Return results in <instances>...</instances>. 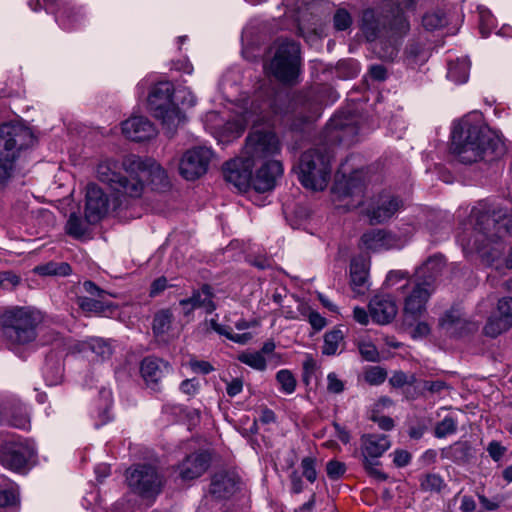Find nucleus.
I'll use <instances>...</instances> for the list:
<instances>
[{
  "label": "nucleus",
  "mask_w": 512,
  "mask_h": 512,
  "mask_svg": "<svg viewBox=\"0 0 512 512\" xmlns=\"http://www.w3.org/2000/svg\"><path fill=\"white\" fill-rule=\"evenodd\" d=\"M283 173L282 163L278 160L265 161L252 177V187L257 192H267L275 187L276 180Z\"/></svg>",
  "instance_id": "20"
},
{
  "label": "nucleus",
  "mask_w": 512,
  "mask_h": 512,
  "mask_svg": "<svg viewBox=\"0 0 512 512\" xmlns=\"http://www.w3.org/2000/svg\"><path fill=\"white\" fill-rule=\"evenodd\" d=\"M469 71V59L461 58L458 59L456 62L449 63L447 77L455 83H465L468 80Z\"/></svg>",
  "instance_id": "33"
},
{
  "label": "nucleus",
  "mask_w": 512,
  "mask_h": 512,
  "mask_svg": "<svg viewBox=\"0 0 512 512\" xmlns=\"http://www.w3.org/2000/svg\"><path fill=\"white\" fill-rule=\"evenodd\" d=\"M360 241L361 248L373 252L395 248L399 243L396 235L383 229H372L364 233Z\"/></svg>",
  "instance_id": "24"
},
{
  "label": "nucleus",
  "mask_w": 512,
  "mask_h": 512,
  "mask_svg": "<svg viewBox=\"0 0 512 512\" xmlns=\"http://www.w3.org/2000/svg\"><path fill=\"white\" fill-rule=\"evenodd\" d=\"M89 349L102 359L108 358L112 353V348L109 342L102 338H90L87 341Z\"/></svg>",
  "instance_id": "44"
},
{
  "label": "nucleus",
  "mask_w": 512,
  "mask_h": 512,
  "mask_svg": "<svg viewBox=\"0 0 512 512\" xmlns=\"http://www.w3.org/2000/svg\"><path fill=\"white\" fill-rule=\"evenodd\" d=\"M238 360L259 371H264L267 366L265 357L262 355V352L258 351L242 353L238 356Z\"/></svg>",
  "instance_id": "41"
},
{
  "label": "nucleus",
  "mask_w": 512,
  "mask_h": 512,
  "mask_svg": "<svg viewBox=\"0 0 512 512\" xmlns=\"http://www.w3.org/2000/svg\"><path fill=\"white\" fill-rule=\"evenodd\" d=\"M451 149L459 160L471 164L502 152L503 143L496 132L483 125L480 117H465L452 130Z\"/></svg>",
  "instance_id": "3"
},
{
  "label": "nucleus",
  "mask_w": 512,
  "mask_h": 512,
  "mask_svg": "<svg viewBox=\"0 0 512 512\" xmlns=\"http://www.w3.org/2000/svg\"><path fill=\"white\" fill-rule=\"evenodd\" d=\"M29 424V416L22 403L17 401L0 403V425L26 429L29 427Z\"/></svg>",
  "instance_id": "23"
},
{
  "label": "nucleus",
  "mask_w": 512,
  "mask_h": 512,
  "mask_svg": "<svg viewBox=\"0 0 512 512\" xmlns=\"http://www.w3.org/2000/svg\"><path fill=\"white\" fill-rule=\"evenodd\" d=\"M239 478L233 472L216 473L211 480L209 492L217 499H227L238 489Z\"/></svg>",
  "instance_id": "26"
},
{
  "label": "nucleus",
  "mask_w": 512,
  "mask_h": 512,
  "mask_svg": "<svg viewBox=\"0 0 512 512\" xmlns=\"http://www.w3.org/2000/svg\"><path fill=\"white\" fill-rule=\"evenodd\" d=\"M251 116L252 115L250 112H246L242 119H237L232 122L231 121L227 122L226 127H225L226 131L231 133L234 137H239L243 133V131L246 128V125L249 122L257 121V120H252Z\"/></svg>",
  "instance_id": "49"
},
{
  "label": "nucleus",
  "mask_w": 512,
  "mask_h": 512,
  "mask_svg": "<svg viewBox=\"0 0 512 512\" xmlns=\"http://www.w3.org/2000/svg\"><path fill=\"white\" fill-rule=\"evenodd\" d=\"M316 461L312 457H305L301 461V468L303 476L311 483L317 479Z\"/></svg>",
  "instance_id": "55"
},
{
  "label": "nucleus",
  "mask_w": 512,
  "mask_h": 512,
  "mask_svg": "<svg viewBox=\"0 0 512 512\" xmlns=\"http://www.w3.org/2000/svg\"><path fill=\"white\" fill-rule=\"evenodd\" d=\"M284 115L287 117V124L297 129L299 125L294 123V118H300L301 122L313 121L319 116V107L310 102L308 96L299 97L289 105V109L285 111Z\"/></svg>",
  "instance_id": "25"
},
{
  "label": "nucleus",
  "mask_w": 512,
  "mask_h": 512,
  "mask_svg": "<svg viewBox=\"0 0 512 512\" xmlns=\"http://www.w3.org/2000/svg\"><path fill=\"white\" fill-rule=\"evenodd\" d=\"M345 471V464L337 460H331L326 465L327 475L332 480H337L341 478L344 475Z\"/></svg>",
  "instance_id": "56"
},
{
  "label": "nucleus",
  "mask_w": 512,
  "mask_h": 512,
  "mask_svg": "<svg viewBox=\"0 0 512 512\" xmlns=\"http://www.w3.org/2000/svg\"><path fill=\"white\" fill-rule=\"evenodd\" d=\"M189 367L193 372L203 375H207L214 371V367L208 361L204 360L191 359L189 361Z\"/></svg>",
  "instance_id": "59"
},
{
  "label": "nucleus",
  "mask_w": 512,
  "mask_h": 512,
  "mask_svg": "<svg viewBox=\"0 0 512 512\" xmlns=\"http://www.w3.org/2000/svg\"><path fill=\"white\" fill-rule=\"evenodd\" d=\"M17 502L18 493L14 487H0V507L14 506Z\"/></svg>",
  "instance_id": "52"
},
{
  "label": "nucleus",
  "mask_w": 512,
  "mask_h": 512,
  "mask_svg": "<svg viewBox=\"0 0 512 512\" xmlns=\"http://www.w3.org/2000/svg\"><path fill=\"white\" fill-rule=\"evenodd\" d=\"M447 23L446 16L441 11H435L431 13H427L422 18V24L426 30H436L443 26H445Z\"/></svg>",
  "instance_id": "43"
},
{
  "label": "nucleus",
  "mask_w": 512,
  "mask_h": 512,
  "mask_svg": "<svg viewBox=\"0 0 512 512\" xmlns=\"http://www.w3.org/2000/svg\"><path fill=\"white\" fill-rule=\"evenodd\" d=\"M444 485L442 477L435 473L426 474L421 480V487L425 491L440 492Z\"/></svg>",
  "instance_id": "48"
},
{
  "label": "nucleus",
  "mask_w": 512,
  "mask_h": 512,
  "mask_svg": "<svg viewBox=\"0 0 512 512\" xmlns=\"http://www.w3.org/2000/svg\"><path fill=\"white\" fill-rule=\"evenodd\" d=\"M176 97L181 102L182 105L187 107H193L197 101L196 96L193 94V92L186 87L177 89Z\"/></svg>",
  "instance_id": "58"
},
{
  "label": "nucleus",
  "mask_w": 512,
  "mask_h": 512,
  "mask_svg": "<svg viewBox=\"0 0 512 512\" xmlns=\"http://www.w3.org/2000/svg\"><path fill=\"white\" fill-rule=\"evenodd\" d=\"M35 272L43 276H67L71 267L66 262H49L35 267Z\"/></svg>",
  "instance_id": "36"
},
{
  "label": "nucleus",
  "mask_w": 512,
  "mask_h": 512,
  "mask_svg": "<svg viewBox=\"0 0 512 512\" xmlns=\"http://www.w3.org/2000/svg\"><path fill=\"white\" fill-rule=\"evenodd\" d=\"M85 217L89 224L98 223L108 212L109 201L103 190L94 183L86 187Z\"/></svg>",
  "instance_id": "17"
},
{
  "label": "nucleus",
  "mask_w": 512,
  "mask_h": 512,
  "mask_svg": "<svg viewBox=\"0 0 512 512\" xmlns=\"http://www.w3.org/2000/svg\"><path fill=\"white\" fill-rule=\"evenodd\" d=\"M389 30L395 34H404L409 30V23L400 8H396L389 20Z\"/></svg>",
  "instance_id": "45"
},
{
  "label": "nucleus",
  "mask_w": 512,
  "mask_h": 512,
  "mask_svg": "<svg viewBox=\"0 0 512 512\" xmlns=\"http://www.w3.org/2000/svg\"><path fill=\"white\" fill-rule=\"evenodd\" d=\"M210 465L208 453L200 452L187 456L178 466L179 475L183 480H193L200 477Z\"/></svg>",
  "instance_id": "27"
},
{
  "label": "nucleus",
  "mask_w": 512,
  "mask_h": 512,
  "mask_svg": "<svg viewBox=\"0 0 512 512\" xmlns=\"http://www.w3.org/2000/svg\"><path fill=\"white\" fill-rule=\"evenodd\" d=\"M370 419L377 423L382 430L390 431L394 427L393 419L388 416H379L378 413H371Z\"/></svg>",
  "instance_id": "64"
},
{
  "label": "nucleus",
  "mask_w": 512,
  "mask_h": 512,
  "mask_svg": "<svg viewBox=\"0 0 512 512\" xmlns=\"http://www.w3.org/2000/svg\"><path fill=\"white\" fill-rule=\"evenodd\" d=\"M512 327V322L502 319L496 314H493L487 321L484 327V333L489 337H497L501 333L509 330Z\"/></svg>",
  "instance_id": "38"
},
{
  "label": "nucleus",
  "mask_w": 512,
  "mask_h": 512,
  "mask_svg": "<svg viewBox=\"0 0 512 512\" xmlns=\"http://www.w3.org/2000/svg\"><path fill=\"white\" fill-rule=\"evenodd\" d=\"M332 155L326 147H317L304 152L299 163L301 184L313 191L324 190L331 176Z\"/></svg>",
  "instance_id": "5"
},
{
  "label": "nucleus",
  "mask_w": 512,
  "mask_h": 512,
  "mask_svg": "<svg viewBox=\"0 0 512 512\" xmlns=\"http://www.w3.org/2000/svg\"><path fill=\"white\" fill-rule=\"evenodd\" d=\"M180 390L184 394L192 397L198 393L199 390V382L193 378V379H186L181 382L180 384Z\"/></svg>",
  "instance_id": "63"
},
{
  "label": "nucleus",
  "mask_w": 512,
  "mask_h": 512,
  "mask_svg": "<svg viewBox=\"0 0 512 512\" xmlns=\"http://www.w3.org/2000/svg\"><path fill=\"white\" fill-rule=\"evenodd\" d=\"M272 49L274 55L266 66L268 72L278 81L293 85L300 75V46L292 40H277Z\"/></svg>",
  "instance_id": "7"
},
{
  "label": "nucleus",
  "mask_w": 512,
  "mask_h": 512,
  "mask_svg": "<svg viewBox=\"0 0 512 512\" xmlns=\"http://www.w3.org/2000/svg\"><path fill=\"white\" fill-rule=\"evenodd\" d=\"M327 390L334 394H339L344 390V383L337 377L334 372H331L327 375Z\"/></svg>",
  "instance_id": "61"
},
{
  "label": "nucleus",
  "mask_w": 512,
  "mask_h": 512,
  "mask_svg": "<svg viewBox=\"0 0 512 512\" xmlns=\"http://www.w3.org/2000/svg\"><path fill=\"white\" fill-rule=\"evenodd\" d=\"M362 30L369 41H373L381 35V29L372 10L364 11L362 16Z\"/></svg>",
  "instance_id": "37"
},
{
  "label": "nucleus",
  "mask_w": 512,
  "mask_h": 512,
  "mask_svg": "<svg viewBox=\"0 0 512 512\" xmlns=\"http://www.w3.org/2000/svg\"><path fill=\"white\" fill-rule=\"evenodd\" d=\"M140 372L146 385L153 391H159L161 380L172 372V367L162 359L146 357L141 362Z\"/></svg>",
  "instance_id": "19"
},
{
  "label": "nucleus",
  "mask_w": 512,
  "mask_h": 512,
  "mask_svg": "<svg viewBox=\"0 0 512 512\" xmlns=\"http://www.w3.org/2000/svg\"><path fill=\"white\" fill-rule=\"evenodd\" d=\"M35 455V450L27 441L13 436H6L0 445V461L12 471H21Z\"/></svg>",
  "instance_id": "12"
},
{
  "label": "nucleus",
  "mask_w": 512,
  "mask_h": 512,
  "mask_svg": "<svg viewBox=\"0 0 512 512\" xmlns=\"http://www.w3.org/2000/svg\"><path fill=\"white\" fill-rule=\"evenodd\" d=\"M439 327L451 337H463L478 330V324L455 307L444 312L439 319Z\"/></svg>",
  "instance_id": "14"
},
{
  "label": "nucleus",
  "mask_w": 512,
  "mask_h": 512,
  "mask_svg": "<svg viewBox=\"0 0 512 512\" xmlns=\"http://www.w3.org/2000/svg\"><path fill=\"white\" fill-rule=\"evenodd\" d=\"M254 164L245 156L238 157L225 163L224 178L238 190H246L252 186V169Z\"/></svg>",
  "instance_id": "16"
},
{
  "label": "nucleus",
  "mask_w": 512,
  "mask_h": 512,
  "mask_svg": "<svg viewBox=\"0 0 512 512\" xmlns=\"http://www.w3.org/2000/svg\"><path fill=\"white\" fill-rule=\"evenodd\" d=\"M215 294L213 288L204 284L201 288L193 290L192 295L189 297L195 308H202L207 314H211L216 310L214 302Z\"/></svg>",
  "instance_id": "30"
},
{
  "label": "nucleus",
  "mask_w": 512,
  "mask_h": 512,
  "mask_svg": "<svg viewBox=\"0 0 512 512\" xmlns=\"http://www.w3.org/2000/svg\"><path fill=\"white\" fill-rule=\"evenodd\" d=\"M44 377L48 385H57L63 377V369L60 363L47 360L44 367Z\"/></svg>",
  "instance_id": "42"
},
{
  "label": "nucleus",
  "mask_w": 512,
  "mask_h": 512,
  "mask_svg": "<svg viewBox=\"0 0 512 512\" xmlns=\"http://www.w3.org/2000/svg\"><path fill=\"white\" fill-rule=\"evenodd\" d=\"M76 302L84 312H93L100 315L112 314L116 309V305L104 302L101 298L92 299L86 296H78Z\"/></svg>",
  "instance_id": "32"
},
{
  "label": "nucleus",
  "mask_w": 512,
  "mask_h": 512,
  "mask_svg": "<svg viewBox=\"0 0 512 512\" xmlns=\"http://www.w3.org/2000/svg\"><path fill=\"white\" fill-rule=\"evenodd\" d=\"M496 315L502 319L512 322V297L504 296L500 298L496 305Z\"/></svg>",
  "instance_id": "51"
},
{
  "label": "nucleus",
  "mask_w": 512,
  "mask_h": 512,
  "mask_svg": "<svg viewBox=\"0 0 512 512\" xmlns=\"http://www.w3.org/2000/svg\"><path fill=\"white\" fill-rule=\"evenodd\" d=\"M173 84L169 81L157 83L148 96V106L155 118L160 119L166 134L172 137L184 116L180 109L173 103Z\"/></svg>",
  "instance_id": "6"
},
{
  "label": "nucleus",
  "mask_w": 512,
  "mask_h": 512,
  "mask_svg": "<svg viewBox=\"0 0 512 512\" xmlns=\"http://www.w3.org/2000/svg\"><path fill=\"white\" fill-rule=\"evenodd\" d=\"M122 132L130 140L142 142L157 134L153 123L143 116H132L122 122Z\"/></svg>",
  "instance_id": "21"
},
{
  "label": "nucleus",
  "mask_w": 512,
  "mask_h": 512,
  "mask_svg": "<svg viewBox=\"0 0 512 512\" xmlns=\"http://www.w3.org/2000/svg\"><path fill=\"white\" fill-rule=\"evenodd\" d=\"M33 142L31 130L18 123L0 126V184L5 185L13 176L15 162L22 149Z\"/></svg>",
  "instance_id": "4"
},
{
  "label": "nucleus",
  "mask_w": 512,
  "mask_h": 512,
  "mask_svg": "<svg viewBox=\"0 0 512 512\" xmlns=\"http://www.w3.org/2000/svg\"><path fill=\"white\" fill-rule=\"evenodd\" d=\"M359 352L361 356L369 362L379 361V351L372 342H361L359 344Z\"/></svg>",
  "instance_id": "53"
},
{
  "label": "nucleus",
  "mask_w": 512,
  "mask_h": 512,
  "mask_svg": "<svg viewBox=\"0 0 512 512\" xmlns=\"http://www.w3.org/2000/svg\"><path fill=\"white\" fill-rule=\"evenodd\" d=\"M122 167L126 175L118 172L116 160H104L97 167L98 179L109 186L120 205L139 199L144 193L147 180L154 182L157 179L164 183L167 179L165 171L151 158L130 154L123 158Z\"/></svg>",
  "instance_id": "2"
},
{
  "label": "nucleus",
  "mask_w": 512,
  "mask_h": 512,
  "mask_svg": "<svg viewBox=\"0 0 512 512\" xmlns=\"http://www.w3.org/2000/svg\"><path fill=\"white\" fill-rule=\"evenodd\" d=\"M387 378V371L380 366H372L365 370L364 380L372 386L382 384Z\"/></svg>",
  "instance_id": "46"
},
{
  "label": "nucleus",
  "mask_w": 512,
  "mask_h": 512,
  "mask_svg": "<svg viewBox=\"0 0 512 512\" xmlns=\"http://www.w3.org/2000/svg\"><path fill=\"white\" fill-rule=\"evenodd\" d=\"M402 207L403 201L398 196L382 193L372 200L367 216L372 224H381L391 219Z\"/></svg>",
  "instance_id": "15"
},
{
  "label": "nucleus",
  "mask_w": 512,
  "mask_h": 512,
  "mask_svg": "<svg viewBox=\"0 0 512 512\" xmlns=\"http://www.w3.org/2000/svg\"><path fill=\"white\" fill-rule=\"evenodd\" d=\"M444 267L443 255L434 254L416 269L414 279L433 289L434 281L442 273Z\"/></svg>",
  "instance_id": "28"
},
{
  "label": "nucleus",
  "mask_w": 512,
  "mask_h": 512,
  "mask_svg": "<svg viewBox=\"0 0 512 512\" xmlns=\"http://www.w3.org/2000/svg\"><path fill=\"white\" fill-rule=\"evenodd\" d=\"M281 146L275 133L255 131L248 135L243 150V156L251 159L255 165L257 161H272V157L280 153Z\"/></svg>",
  "instance_id": "11"
},
{
  "label": "nucleus",
  "mask_w": 512,
  "mask_h": 512,
  "mask_svg": "<svg viewBox=\"0 0 512 512\" xmlns=\"http://www.w3.org/2000/svg\"><path fill=\"white\" fill-rule=\"evenodd\" d=\"M369 313L374 323L379 325L390 324L398 313V306L393 296L389 294H376L368 304Z\"/></svg>",
  "instance_id": "18"
},
{
  "label": "nucleus",
  "mask_w": 512,
  "mask_h": 512,
  "mask_svg": "<svg viewBox=\"0 0 512 512\" xmlns=\"http://www.w3.org/2000/svg\"><path fill=\"white\" fill-rule=\"evenodd\" d=\"M457 430V422L451 416H446L442 421H440L435 427V437L444 438L447 435H451L455 433Z\"/></svg>",
  "instance_id": "47"
},
{
  "label": "nucleus",
  "mask_w": 512,
  "mask_h": 512,
  "mask_svg": "<svg viewBox=\"0 0 512 512\" xmlns=\"http://www.w3.org/2000/svg\"><path fill=\"white\" fill-rule=\"evenodd\" d=\"M366 473L377 481H386L388 475L378 468L379 460H361Z\"/></svg>",
  "instance_id": "50"
},
{
  "label": "nucleus",
  "mask_w": 512,
  "mask_h": 512,
  "mask_svg": "<svg viewBox=\"0 0 512 512\" xmlns=\"http://www.w3.org/2000/svg\"><path fill=\"white\" fill-rule=\"evenodd\" d=\"M302 315L307 317L308 322L316 331L322 330L327 325L326 319L310 308H305Z\"/></svg>",
  "instance_id": "54"
},
{
  "label": "nucleus",
  "mask_w": 512,
  "mask_h": 512,
  "mask_svg": "<svg viewBox=\"0 0 512 512\" xmlns=\"http://www.w3.org/2000/svg\"><path fill=\"white\" fill-rule=\"evenodd\" d=\"M449 386L445 381L436 380V381H423L422 389L430 392L431 394H439L443 390L448 389Z\"/></svg>",
  "instance_id": "62"
},
{
  "label": "nucleus",
  "mask_w": 512,
  "mask_h": 512,
  "mask_svg": "<svg viewBox=\"0 0 512 512\" xmlns=\"http://www.w3.org/2000/svg\"><path fill=\"white\" fill-rule=\"evenodd\" d=\"M172 320L173 315L170 310L164 309L157 312L153 319V332L156 335L166 333L171 327Z\"/></svg>",
  "instance_id": "39"
},
{
  "label": "nucleus",
  "mask_w": 512,
  "mask_h": 512,
  "mask_svg": "<svg viewBox=\"0 0 512 512\" xmlns=\"http://www.w3.org/2000/svg\"><path fill=\"white\" fill-rule=\"evenodd\" d=\"M127 483L141 498L154 500L163 488L164 478L154 466L139 464L127 472Z\"/></svg>",
  "instance_id": "10"
},
{
  "label": "nucleus",
  "mask_w": 512,
  "mask_h": 512,
  "mask_svg": "<svg viewBox=\"0 0 512 512\" xmlns=\"http://www.w3.org/2000/svg\"><path fill=\"white\" fill-rule=\"evenodd\" d=\"M391 447V441L385 434L367 433L360 437L362 460H378Z\"/></svg>",
  "instance_id": "22"
},
{
  "label": "nucleus",
  "mask_w": 512,
  "mask_h": 512,
  "mask_svg": "<svg viewBox=\"0 0 512 512\" xmlns=\"http://www.w3.org/2000/svg\"><path fill=\"white\" fill-rule=\"evenodd\" d=\"M344 334L340 329H333L324 335L322 353L327 356L335 355L343 343Z\"/></svg>",
  "instance_id": "35"
},
{
  "label": "nucleus",
  "mask_w": 512,
  "mask_h": 512,
  "mask_svg": "<svg viewBox=\"0 0 512 512\" xmlns=\"http://www.w3.org/2000/svg\"><path fill=\"white\" fill-rule=\"evenodd\" d=\"M469 224L470 232L460 237L464 249L476 251L483 261L492 265L504 253V237L512 235V215L481 201L471 209Z\"/></svg>",
  "instance_id": "1"
},
{
  "label": "nucleus",
  "mask_w": 512,
  "mask_h": 512,
  "mask_svg": "<svg viewBox=\"0 0 512 512\" xmlns=\"http://www.w3.org/2000/svg\"><path fill=\"white\" fill-rule=\"evenodd\" d=\"M89 225L86 219L82 220L77 213H71L67 220L65 231L69 236L79 239L88 232Z\"/></svg>",
  "instance_id": "34"
},
{
  "label": "nucleus",
  "mask_w": 512,
  "mask_h": 512,
  "mask_svg": "<svg viewBox=\"0 0 512 512\" xmlns=\"http://www.w3.org/2000/svg\"><path fill=\"white\" fill-rule=\"evenodd\" d=\"M352 19L345 10H338L334 15V26L337 30L343 31L350 27Z\"/></svg>",
  "instance_id": "57"
},
{
  "label": "nucleus",
  "mask_w": 512,
  "mask_h": 512,
  "mask_svg": "<svg viewBox=\"0 0 512 512\" xmlns=\"http://www.w3.org/2000/svg\"><path fill=\"white\" fill-rule=\"evenodd\" d=\"M351 285L357 293H364L368 278V268L363 259H353L350 264Z\"/></svg>",
  "instance_id": "31"
},
{
  "label": "nucleus",
  "mask_w": 512,
  "mask_h": 512,
  "mask_svg": "<svg viewBox=\"0 0 512 512\" xmlns=\"http://www.w3.org/2000/svg\"><path fill=\"white\" fill-rule=\"evenodd\" d=\"M403 295V324L412 327L426 311L433 289L417 280H407L396 288Z\"/></svg>",
  "instance_id": "9"
},
{
  "label": "nucleus",
  "mask_w": 512,
  "mask_h": 512,
  "mask_svg": "<svg viewBox=\"0 0 512 512\" xmlns=\"http://www.w3.org/2000/svg\"><path fill=\"white\" fill-rule=\"evenodd\" d=\"M276 381L280 386V391L284 394L294 393L297 381L293 373L288 369H281L276 373Z\"/></svg>",
  "instance_id": "40"
},
{
  "label": "nucleus",
  "mask_w": 512,
  "mask_h": 512,
  "mask_svg": "<svg viewBox=\"0 0 512 512\" xmlns=\"http://www.w3.org/2000/svg\"><path fill=\"white\" fill-rule=\"evenodd\" d=\"M212 151L207 147H194L186 151L180 161L179 171L186 180H195L207 172Z\"/></svg>",
  "instance_id": "13"
},
{
  "label": "nucleus",
  "mask_w": 512,
  "mask_h": 512,
  "mask_svg": "<svg viewBox=\"0 0 512 512\" xmlns=\"http://www.w3.org/2000/svg\"><path fill=\"white\" fill-rule=\"evenodd\" d=\"M37 323L36 315L24 308L5 311L0 317L2 333L12 345H25L34 341Z\"/></svg>",
  "instance_id": "8"
},
{
  "label": "nucleus",
  "mask_w": 512,
  "mask_h": 512,
  "mask_svg": "<svg viewBox=\"0 0 512 512\" xmlns=\"http://www.w3.org/2000/svg\"><path fill=\"white\" fill-rule=\"evenodd\" d=\"M391 456H393V463L396 467H405L411 461V454L404 449L395 450Z\"/></svg>",
  "instance_id": "60"
},
{
  "label": "nucleus",
  "mask_w": 512,
  "mask_h": 512,
  "mask_svg": "<svg viewBox=\"0 0 512 512\" xmlns=\"http://www.w3.org/2000/svg\"><path fill=\"white\" fill-rule=\"evenodd\" d=\"M332 191L339 197L361 195L362 183L359 173L354 172L351 176L347 177L345 173L338 172Z\"/></svg>",
  "instance_id": "29"
}]
</instances>
